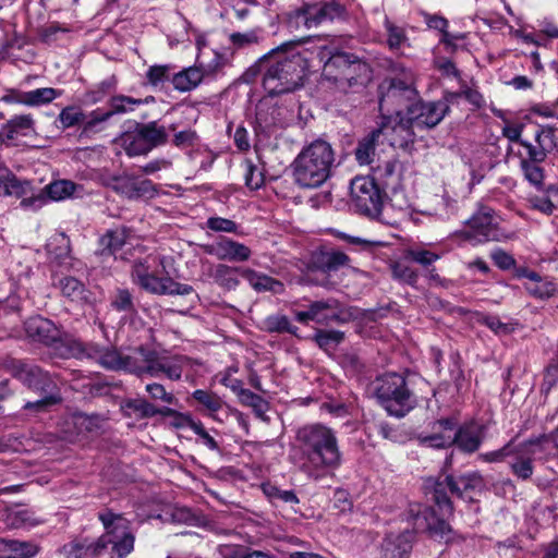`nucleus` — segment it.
Instances as JSON below:
<instances>
[{
    "mask_svg": "<svg viewBox=\"0 0 558 558\" xmlns=\"http://www.w3.org/2000/svg\"><path fill=\"white\" fill-rule=\"evenodd\" d=\"M304 457L303 470L313 480H320L327 471L337 470L342 463L337 433L320 423L307 424L296 433Z\"/></svg>",
    "mask_w": 558,
    "mask_h": 558,
    "instance_id": "1",
    "label": "nucleus"
},
{
    "mask_svg": "<svg viewBox=\"0 0 558 558\" xmlns=\"http://www.w3.org/2000/svg\"><path fill=\"white\" fill-rule=\"evenodd\" d=\"M336 153L331 144L317 138L305 145L291 163L294 183L302 189L322 186L332 173Z\"/></svg>",
    "mask_w": 558,
    "mask_h": 558,
    "instance_id": "2",
    "label": "nucleus"
},
{
    "mask_svg": "<svg viewBox=\"0 0 558 558\" xmlns=\"http://www.w3.org/2000/svg\"><path fill=\"white\" fill-rule=\"evenodd\" d=\"M307 70V60L301 53L281 56L266 70L263 86L271 96L293 92L303 85Z\"/></svg>",
    "mask_w": 558,
    "mask_h": 558,
    "instance_id": "3",
    "label": "nucleus"
},
{
    "mask_svg": "<svg viewBox=\"0 0 558 558\" xmlns=\"http://www.w3.org/2000/svg\"><path fill=\"white\" fill-rule=\"evenodd\" d=\"M374 391L379 404L396 417H403L416 404L413 392L408 388L405 378L397 373L379 376L374 383Z\"/></svg>",
    "mask_w": 558,
    "mask_h": 558,
    "instance_id": "4",
    "label": "nucleus"
},
{
    "mask_svg": "<svg viewBox=\"0 0 558 558\" xmlns=\"http://www.w3.org/2000/svg\"><path fill=\"white\" fill-rule=\"evenodd\" d=\"M104 526V534L99 536L102 550L110 546V558H125L134 550L135 535L131 522L120 513L106 509L98 513Z\"/></svg>",
    "mask_w": 558,
    "mask_h": 558,
    "instance_id": "5",
    "label": "nucleus"
},
{
    "mask_svg": "<svg viewBox=\"0 0 558 558\" xmlns=\"http://www.w3.org/2000/svg\"><path fill=\"white\" fill-rule=\"evenodd\" d=\"M156 264L157 258L151 256L135 260L131 269L133 283L158 295H187L193 292V288L189 284L179 283L169 276H159V272L153 269Z\"/></svg>",
    "mask_w": 558,
    "mask_h": 558,
    "instance_id": "6",
    "label": "nucleus"
},
{
    "mask_svg": "<svg viewBox=\"0 0 558 558\" xmlns=\"http://www.w3.org/2000/svg\"><path fill=\"white\" fill-rule=\"evenodd\" d=\"M440 433H435L422 439V442L434 448H445L456 444L461 450L473 452L482 442V428L475 423L465 424L456 430V423L441 420L436 424Z\"/></svg>",
    "mask_w": 558,
    "mask_h": 558,
    "instance_id": "7",
    "label": "nucleus"
},
{
    "mask_svg": "<svg viewBox=\"0 0 558 558\" xmlns=\"http://www.w3.org/2000/svg\"><path fill=\"white\" fill-rule=\"evenodd\" d=\"M69 355L81 359L88 356L95 359L101 366L112 371H124L141 376V363L143 361V347L133 349L128 353L117 349H93L86 352L81 342H72L69 348Z\"/></svg>",
    "mask_w": 558,
    "mask_h": 558,
    "instance_id": "8",
    "label": "nucleus"
},
{
    "mask_svg": "<svg viewBox=\"0 0 558 558\" xmlns=\"http://www.w3.org/2000/svg\"><path fill=\"white\" fill-rule=\"evenodd\" d=\"M484 487V478L477 472L459 476L447 475L442 481H437L435 483L433 498L441 509H445L447 512H451L452 506L447 495V490L459 498L472 500L473 495L481 493Z\"/></svg>",
    "mask_w": 558,
    "mask_h": 558,
    "instance_id": "9",
    "label": "nucleus"
},
{
    "mask_svg": "<svg viewBox=\"0 0 558 558\" xmlns=\"http://www.w3.org/2000/svg\"><path fill=\"white\" fill-rule=\"evenodd\" d=\"M417 90L414 87V76L410 71L402 70V78H392L383 93L379 100V109L381 112L395 116L402 114V108L407 111L409 107L415 102Z\"/></svg>",
    "mask_w": 558,
    "mask_h": 558,
    "instance_id": "10",
    "label": "nucleus"
},
{
    "mask_svg": "<svg viewBox=\"0 0 558 558\" xmlns=\"http://www.w3.org/2000/svg\"><path fill=\"white\" fill-rule=\"evenodd\" d=\"M344 12V7L337 1L305 3L289 14V23L296 29L301 26L311 29L325 21L341 17Z\"/></svg>",
    "mask_w": 558,
    "mask_h": 558,
    "instance_id": "11",
    "label": "nucleus"
},
{
    "mask_svg": "<svg viewBox=\"0 0 558 558\" xmlns=\"http://www.w3.org/2000/svg\"><path fill=\"white\" fill-rule=\"evenodd\" d=\"M143 355L141 376L148 374L151 377H157L163 373L170 380H179L182 377L184 365L187 363L185 356H158L156 351L144 347Z\"/></svg>",
    "mask_w": 558,
    "mask_h": 558,
    "instance_id": "12",
    "label": "nucleus"
},
{
    "mask_svg": "<svg viewBox=\"0 0 558 558\" xmlns=\"http://www.w3.org/2000/svg\"><path fill=\"white\" fill-rule=\"evenodd\" d=\"M351 196L355 206L367 215L379 213L383 195L372 177H356L351 182Z\"/></svg>",
    "mask_w": 558,
    "mask_h": 558,
    "instance_id": "13",
    "label": "nucleus"
},
{
    "mask_svg": "<svg viewBox=\"0 0 558 558\" xmlns=\"http://www.w3.org/2000/svg\"><path fill=\"white\" fill-rule=\"evenodd\" d=\"M410 514L417 530H425L430 536L445 543H450L454 539L451 526L445 520L437 518L434 510L429 507L422 505L411 506Z\"/></svg>",
    "mask_w": 558,
    "mask_h": 558,
    "instance_id": "14",
    "label": "nucleus"
},
{
    "mask_svg": "<svg viewBox=\"0 0 558 558\" xmlns=\"http://www.w3.org/2000/svg\"><path fill=\"white\" fill-rule=\"evenodd\" d=\"M546 440L547 436L541 435L515 445V451L510 457L508 465L518 480L526 482L532 478L534 473L533 447L539 446Z\"/></svg>",
    "mask_w": 558,
    "mask_h": 558,
    "instance_id": "15",
    "label": "nucleus"
},
{
    "mask_svg": "<svg viewBox=\"0 0 558 558\" xmlns=\"http://www.w3.org/2000/svg\"><path fill=\"white\" fill-rule=\"evenodd\" d=\"M414 129L409 116L402 114H385L383 113V122L377 129L381 131V137L393 147H405L413 142Z\"/></svg>",
    "mask_w": 558,
    "mask_h": 558,
    "instance_id": "16",
    "label": "nucleus"
},
{
    "mask_svg": "<svg viewBox=\"0 0 558 558\" xmlns=\"http://www.w3.org/2000/svg\"><path fill=\"white\" fill-rule=\"evenodd\" d=\"M104 184L129 199L153 196L155 193V187L151 181L138 180L129 174L106 175L104 177Z\"/></svg>",
    "mask_w": 558,
    "mask_h": 558,
    "instance_id": "17",
    "label": "nucleus"
},
{
    "mask_svg": "<svg viewBox=\"0 0 558 558\" xmlns=\"http://www.w3.org/2000/svg\"><path fill=\"white\" fill-rule=\"evenodd\" d=\"M447 114L446 102L415 101L407 112L410 121L416 129H433L438 125Z\"/></svg>",
    "mask_w": 558,
    "mask_h": 558,
    "instance_id": "18",
    "label": "nucleus"
},
{
    "mask_svg": "<svg viewBox=\"0 0 558 558\" xmlns=\"http://www.w3.org/2000/svg\"><path fill=\"white\" fill-rule=\"evenodd\" d=\"M12 373L24 385L36 390H46L51 384L48 373L33 364L19 361L13 364Z\"/></svg>",
    "mask_w": 558,
    "mask_h": 558,
    "instance_id": "19",
    "label": "nucleus"
},
{
    "mask_svg": "<svg viewBox=\"0 0 558 558\" xmlns=\"http://www.w3.org/2000/svg\"><path fill=\"white\" fill-rule=\"evenodd\" d=\"M470 231L465 232V239L476 242H486L496 239V230L493 223L492 213L483 209L474 214L469 220Z\"/></svg>",
    "mask_w": 558,
    "mask_h": 558,
    "instance_id": "20",
    "label": "nucleus"
},
{
    "mask_svg": "<svg viewBox=\"0 0 558 558\" xmlns=\"http://www.w3.org/2000/svg\"><path fill=\"white\" fill-rule=\"evenodd\" d=\"M414 535L407 530L402 533L388 534L381 546V558H409Z\"/></svg>",
    "mask_w": 558,
    "mask_h": 558,
    "instance_id": "21",
    "label": "nucleus"
},
{
    "mask_svg": "<svg viewBox=\"0 0 558 558\" xmlns=\"http://www.w3.org/2000/svg\"><path fill=\"white\" fill-rule=\"evenodd\" d=\"M27 336L45 344H51L60 338V331L56 325L41 316L31 317L25 322Z\"/></svg>",
    "mask_w": 558,
    "mask_h": 558,
    "instance_id": "22",
    "label": "nucleus"
},
{
    "mask_svg": "<svg viewBox=\"0 0 558 558\" xmlns=\"http://www.w3.org/2000/svg\"><path fill=\"white\" fill-rule=\"evenodd\" d=\"M61 90L52 87H41L29 92H17L12 96L7 97V101H13L28 107H39L50 104L56 98L60 97Z\"/></svg>",
    "mask_w": 558,
    "mask_h": 558,
    "instance_id": "23",
    "label": "nucleus"
},
{
    "mask_svg": "<svg viewBox=\"0 0 558 558\" xmlns=\"http://www.w3.org/2000/svg\"><path fill=\"white\" fill-rule=\"evenodd\" d=\"M102 551V543H100L99 537L96 539H73L61 548V554L65 558H96Z\"/></svg>",
    "mask_w": 558,
    "mask_h": 558,
    "instance_id": "24",
    "label": "nucleus"
},
{
    "mask_svg": "<svg viewBox=\"0 0 558 558\" xmlns=\"http://www.w3.org/2000/svg\"><path fill=\"white\" fill-rule=\"evenodd\" d=\"M207 252L220 260L242 262L247 260L251 256V250L246 245L228 239L209 246Z\"/></svg>",
    "mask_w": 558,
    "mask_h": 558,
    "instance_id": "25",
    "label": "nucleus"
},
{
    "mask_svg": "<svg viewBox=\"0 0 558 558\" xmlns=\"http://www.w3.org/2000/svg\"><path fill=\"white\" fill-rule=\"evenodd\" d=\"M241 276L257 292L269 291L279 294L284 290L283 283L281 281L253 269L243 268L241 270Z\"/></svg>",
    "mask_w": 558,
    "mask_h": 558,
    "instance_id": "26",
    "label": "nucleus"
},
{
    "mask_svg": "<svg viewBox=\"0 0 558 558\" xmlns=\"http://www.w3.org/2000/svg\"><path fill=\"white\" fill-rule=\"evenodd\" d=\"M31 182L19 180L10 169L0 166V196L22 197L29 193Z\"/></svg>",
    "mask_w": 558,
    "mask_h": 558,
    "instance_id": "27",
    "label": "nucleus"
},
{
    "mask_svg": "<svg viewBox=\"0 0 558 558\" xmlns=\"http://www.w3.org/2000/svg\"><path fill=\"white\" fill-rule=\"evenodd\" d=\"M354 54L348 52L330 53L324 63L323 76L328 81L341 82V77L347 71Z\"/></svg>",
    "mask_w": 558,
    "mask_h": 558,
    "instance_id": "28",
    "label": "nucleus"
},
{
    "mask_svg": "<svg viewBox=\"0 0 558 558\" xmlns=\"http://www.w3.org/2000/svg\"><path fill=\"white\" fill-rule=\"evenodd\" d=\"M2 130L8 140H15L20 136H32L36 133L35 120L32 114L14 116L7 121Z\"/></svg>",
    "mask_w": 558,
    "mask_h": 558,
    "instance_id": "29",
    "label": "nucleus"
},
{
    "mask_svg": "<svg viewBox=\"0 0 558 558\" xmlns=\"http://www.w3.org/2000/svg\"><path fill=\"white\" fill-rule=\"evenodd\" d=\"M38 551V546L33 542L0 539V554L5 558H33Z\"/></svg>",
    "mask_w": 558,
    "mask_h": 558,
    "instance_id": "30",
    "label": "nucleus"
},
{
    "mask_svg": "<svg viewBox=\"0 0 558 558\" xmlns=\"http://www.w3.org/2000/svg\"><path fill=\"white\" fill-rule=\"evenodd\" d=\"M524 277L526 278L524 283L526 291L535 298L547 299L556 292V284L551 280L542 278L534 271H526Z\"/></svg>",
    "mask_w": 558,
    "mask_h": 558,
    "instance_id": "31",
    "label": "nucleus"
},
{
    "mask_svg": "<svg viewBox=\"0 0 558 558\" xmlns=\"http://www.w3.org/2000/svg\"><path fill=\"white\" fill-rule=\"evenodd\" d=\"M7 521L14 529L34 527L44 522V519L32 509L14 507L8 510Z\"/></svg>",
    "mask_w": 558,
    "mask_h": 558,
    "instance_id": "32",
    "label": "nucleus"
},
{
    "mask_svg": "<svg viewBox=\"0 0 558 558\" xmlns=\"http://www.w3.org/2000/svg\"><path fill=\"white\" fill-rule=\"evenodd\" d=\"M339 319V302L335 299L312 303V320L329 324Z\"/></svg>",
    "mask_w": 558,
    "mask_h": 558,
    "instance_id": "33",
    "label": "nucleus"
},
{
    "mask_svg": "<svg viewBox=\"0 0 558 558\" xmlns=\"http://www.w3.org/2000/svg\"><path fill=\"white\" fill-rule=\"evenodd\" d=\"M118 142L130 157L146 155L149 153L148 145L145 143L138 128L134 131L123 133L119 137Z\"/></svg>",
    "mask_w": 558,
    "mask_h": 558,
    "instance_id": "34",
    "label": "nucleus"
},
{
    "mask_svg": "<svg viewBox=\"0 0 558 558\" xmlns=\"http://www.w3.org/2000/svg\"><path fill=\"white\" fill-rule=\"evenodd\" d=\"M381 138V131L374 130L361 140L355 148V159L359 165H369L374 161L376 145Z\"/></svg>",
    "mask_w": 558,
    "mask_h": 558,
    "instance_id": "35",
    "label": "nucleus"
},
{
    "mask_svg": "<svg viewBox=\"0 0 558 558\" xmlns=\"http://www.w3.org/2000/svg\"><path fill=\"white\" fill-rule=\"evenodd\" d=\"M198 45V54L196 58V64L202 70L204 76L211 75L219 71L223 65V57L217 51L209 48H201V41Z\"/></svg>",
    "mask_w": 558,
    "mask_h": 558,
    "instance_id": "36",
    "label": "nucleus"
},
{
    "mask_svg": "<svg viewBox=\"0 0 558 558\" xmlns=\"http://www.w3.org/2000/svg\"><path fill=\"white\" fill-rule=\"evenodd\" d=\"M203 78L204 74L196 64L177 73L172 78V84L177 90L189 92L197 87Z\"/></svg>",
    "mask_w": 558,
    "mask_h": 558,
    "instance_id": "37",
    "label": "nucleus"
},
{
    "mask_svg": "<svg viewBox=\"0 0 558 558\" xmlns=\"http://www.w3.org/2000/svg\"><path fill=\"white\" fill-rule=\"evenodd\" d=\"M138 130L142 133L145 143L148 145L149 151L159 145H162L167 142V131L163 126L157 124V122L153 121L146 124H138Z\"/></svg>",
    "mask_w": 558,
    "mask_h": 558,
    "instance_id": "38",
    "label": "nucleus"
},
{
    "mask_svg": "<svg viewBox=\"0 0 558 558\" xmlns=\"http://www.w3.org/2000/svg\"><path fill=\"white\" fill-rule=\"evenodd\" d=\"M125 407L126 409L133 411V413L141 418L153 417L157 414L170 415L174 413V411L169 408L159 410L154 404L149 403L147 400L143 398L129 400L125 403Z\"/></svg>",
    "mask_w": 558,
    "mask_h": 558,
    "instance_id": "39",
    "label": "nucleus"
},
{
    "mask_svg": "<svg viewBox=\"0 0 558 558\" xmlns=\"http://www.w3.org/2000/svg\"><path fill=\"white\" fill-rule=\"evenodd\" d=\"M62 294L72 301L84 302L88 300V291L85 286L73 277H65L59 282Z\"/></svg>",
    "mask_w": 558,
    "mask_h": 558,
    "instance_id": "40",
    "label": "nucleus"
},
{
    "mask_svg": "<svg viewBox=\"0 0 558 558\" xmlns=\"http://www.w3.org/2000/svg\"><path fill=\"white\" fill-rule=\"evenodd\" d=\"M126 238V228L117 227L107 230V232L100 238L99 242L104 250H107L109 253H116L125 244Z\"/></svg>",
    "mask_w": 558,
    "mask_h": 558,
    "instance_id": "41",
    "label": "nucleus"
},
{
    "mask_svg": "<svg viewBox=\"0 0 558 558\" xmlns=\"http://www.w3.org/2000/svg\"><path fill=\"white\" fill-rule=\"evenodd\" d=\"M240 268H233L225 264H219L213 271L214 280L221 287L231 290L235 289L239 284L236 272L241 274Z\"/></svg>",
    "mask_w": 558,
    "mask_h": 558,
    "instance_id": "42",
    "label": "nucleus"
},
{
    "mask_svg": "<svg viewBox=\"0 0 558 558\" xmlns=\"http://www.w3.org/2000/svg\"><path fill=\"white\" fill-rule=\"evenodd\" d=\"M349 260L348 255L337 250L322 252L318 257V263L325 271H332L347 266Z\"/></svg>",
    "mask_w": 558,
    "mask_h": 558,
    "instance_id": "43",
    "label": "nucleus"
},
{
    "mask_svg": "<svg viewBox=\"0 0 558 558\" xmlns=\"http://www.w3.org/2000/svg\"><path fill=\"white\" fill-rule=\"evenodd\" d=\"M77 189V185L69 180H58L51 182L45 187L47 195L52 201H63L72 196Z\"/></svg>",
    "mask_w": 558,
    "mask_h": 558,
    "instance_id": "44",
    "label": "nucleus"
},
{
    "mask_svg": "<svg viewBox=\"0 0 558 558\" xmlns=\"http://www.w3.org/2000/svg\"><path fill=\"white\" fill-rule=\"evenodd\" d=\"M385 29L387 32V44L391 50H398L408 43V37L402 27L385 17Z\"/></svg>",
    "mask_w": 558,
    "mask_h": 558,
    "instance_id": "45",
    "label": "nucleus"
},
{
    "mask_svg": "<svg viewBox=\"0 0 558 558\" xmlns=\"http://www.w3.org/2000/svg\"><path fill=\"white\" fill-rule=\"evenodd\" d=\"M72 424L77 434L89 433L100 428L101 418L98 415H88L85 413H75L72 415Z\"/></svg>",
    "mask_w": 558,
    "mask_h": 558,
    "instance_id": "46",
    "label": "nucleus"
},
{
    "mask_svg": "<svg viewBox=\"0 0 558 558\" xmlns=\"http://www.w3.org/2000/svg\"><path fill=\"white\" fill-rule=\"evenodd\" d=\"M535 142L545 155L555 150L558 147V136L553 128H541L535 133Z\"/></svg>",
    "mask_w": 558,
    "mask_h": 558,
    "instance_id": "47",
    "label": "nucleus"
},
{
    "mask_svg": "<svg viewBox=\"0 0 558 558\" xmlns=\"http://www.w3.org/2000/svg\"><path fill=\"white\" fill-rule=\"evenodd\" d=\"M239 398L244 405L251 407L258 417L264 418L268 403L260 396L248 389H241Z\"/></svg>",
    "mask_w": 558,
    "mask_h": 558,
    "instance_id": "48",
    "label": "nucleus"
},
{
    "mask_svg": "<svg viewBox=\"0 0 558 558\" xmlns=\"http://www.w3.org/2000/svg\"><path fill=\"white\" fill-rule=\"evenodd\" d=\"M185 423L189 428L193 430L199 438L201 442L211 451H219V445L216 439L209 434L204 427L201 421H196L193 417H185Z\"/></svg>",
    "mask_w": 558,
    "mask_h": 558,
    "instance_id": "49",
    "label": "nucleus"
},
{
    "mask_svg": "<svg viewBox=\"0 0 558 558\" xmlns=\"http://www.w3.org/2000/svg\"><path fill=\"white\" fill-rule=\"evenodd\" d=\"M193 398L210 413L218 412L223 405V401L218 395L207 390H195L193 392Z\"/></svg>",
    "mask_w": 558,
    "mask_h": 558,
    "instance_id": "50",
    "label": "nucleus"
},
{
    "mask_svg": "<svg viewBox=\"0 0 558 558\" xmlns=\"http://www.w3.org/2000/svg\"><path fill=\"white\" fill-rule=\"evenodd\" d=\"M368 66L365 62L361 61L356 56H353L345 73L341 77V82H347L349 86L355 84L357 80L366 75Z\"/></svg>",
    "mask_w": 558,
    "mask_h": 558,
    "instance_id": "51",
    "label": "nucleus"
},
{
    "mask_svg": "<svg viewBox=\"0 0 558 558\" xmlns=\"http://www.w3.org/2000/svg\"><path fill=\"white\" fill-rule=\"evenodd\" d=\"M515 445L513 440L507 442L504 447L481 453L478 459L486 463H499L504 462L506 459L510 458L512 453L515 451Z\"/></svg>",
    "mask_w": 558,
    "mask_h": 558,
    "instance_id": "52",
    "label": "nucleus"
},
{
    "mask_svg": "<svg viewBox=\"0 0 558 558\" xmlns=\"http://www.w3.org/2000/svg\"><path fill=\"white\" fill-rule=\"evenodd\" d=\"M85 119L84 112L75 107L68 106L61 110L58 120L61 123L62 129H69L74 125L81 124Z\"/></svg>",
    "mask_w": 558,
    "mask_h": 558,
    "instance_id": "53",
    "label": "nucleus"
},
{
    "mask_svg": "<svg viewBox=\"0 0 558 558\" xmlns=\"http://www.w3.org/2000/svg\"><path fill=\"white\" fill-rule=\"evenodd\" d=\"M541 162H532L530 160H521L520 167L524 173V178L533 185H541L544 180V171L539 166Z\"/></svg>",
    "mask_w": 558,
    "mask_h": 558,
    "instance_id": "54",
    "label": "nucleus"
},
{
    "mask_svg": "<svg viewBox=\"0 0 558 558\" xmlns=\"http://www.w3.org/2000/svg\"><path fill=\"white\" fill-rule=\"evenodd\" d=\"M112 117V112H101L100 110L93 111L88 117H85L83 124L84 133L98 132L102 128L101 125Z\"/></svg>",
    "mask_w": 558,
    "mask_h": 558,
    "instance_id": "55",
    "label": "nucleus"
},
{
    "mask_svg": "<svg viewBox=\"0 0 558 558\" xmlns=\"http://www.w3.org/2000/svg\"><path fill=\"white\" fill-rule=\"evenodd\" d=\"M143 101L137 98H132L128 96H116L111 99V110L112 116L114 113H125L129 111H133L135 107L140 106Z\"/></svg>",
    "mask_w": 558,
    "mask_h": 558,
    "instance_id": "56",
    "label": "nucleus"
},
{
    "mask_svg": "<svg viewBox=\"0 0 558 558\" xmlns=\"http://www.w3.org/2000/svg\"><path fill=\"white\" fill-rule=\"evenodd\" d=\"M264 325L268 331H277V332L287 331L290 333H294L295 329H296L295 327H292L288 317L284 315L269 316L265 319Z\"/></svg>",
    "mask_w": 558,
    "mask_h": 558,
    "instance_id": "57",
    "label": "nucleus"
},
{
    "mask_svg": "<svg viewBox=\"0 0 558 558\" xmlns=\"http://www.w3.org/2000/svg\"><path fill=\"white\" fill-rule=\"evenodd\" d=\"M314 339L316 343L327 350L332 344H338L343 339V332L338 330H319L315 333Z\"/></svg>",
    "mask_w": 558,
    "mask_h": 558,
    "instance_id": "58",
    "label": "nucleus"
},
{
    "mask_svg": "<svg viewBox=\"0 0 558 558\" xmlns=\"http://www.w3.org/2000/svg\"><path fill=\"white\" fill-rule=\"evenodd\" d=\"M408 256L415 263L422 266H429L440 258V254L424 250V248H411L408 252Z\"/></svg>",
    "mask_w": 558,
    "mask_h": 558,
    "instance_id": "59",
    "label": "nucleus"
},
{
    "mask_svg": "<svg viewBox=\"0 0 558 558\" xmlns=\"http://www.w3.org/2000/svg\"><path fill=\"white\" fill-rule=\"evenodd\" d=\"M244 178L245 184L252 190H257L264 184L263 172L250 161L245 162Z\"/></svg>",
    "mask_w": 558,
    "mask_h": 558,
    "instance_id": "60",
    "label": "nucleus"
},
{
    "mask_svg": "<svg viewBox=\"0 0 558 558\" xmlns=\"http://www.w3.org/2000/svg\"><path fill=\"white\" fill-rule=\"evenodd\" d=\"M47 247L48 251L50 253H53L58 258L66 256L70 252L69 240L63 233L57 234L53 238H51V240L47 244Z\"/></svg>",
    "mask_w": 558,
    "mask_h": 558,
    "instance_id": "61",
    "label": "nucleus"
},
{
    "mask_svg": "<svg viewBox=\"0 0 558 558\" xmlns=\"http://www.w3.org/2000/svg\"><path fill=\"white\" fill-rule=\"evenodd\" d=\"M230 43L236 48H243L245 46L254 45L259 41L258 32L252 29L246 33H232L229 36Z\"/></svg>",
    "mask_w": 558,
    "mask_h": 558,
    "instance_id": "62",
    "label": "nucleus"
},
{
    "mask_svg": "<svg viewBox=\"0 0 558 558\" xmlns=\"http://www.w3.org/2000/svg\"><path fill=\"white\" fill-rule=\"evenodd\" d=\"M146 391L148 392L150 398L155 400H161L168 404H172L175 402L174 396L171 392H168L161 384H148L146 385Z\"/></svg>",
    "mask_w": 558,
    "mask_h": 558,
    "instance_id": "63",
    "label": "nucleus"
},
{
    "mask_svg": "<svg viewBox=\"0 0 558 558\" xmlns=\"http://www.w3.org/2000/svg\"><path fill=\"white\" fill-rule=\"evenodd\" d=\"M170 68L168 65H153L148 69L146 77L149 84L157 86L163 83L169 76Z\"/></svg>",
    "mask_w": 558,
    "mask_h": 558,
    "instance_id": "64",
    "label": "nucleus"
}]
</instances>
